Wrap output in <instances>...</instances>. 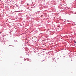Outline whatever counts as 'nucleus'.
Listing matches in <instances>:
<instances>
[{
	"mask_svg": "<svg viewBox=\"0 0 76 76\" xmlns=\"http://www.w3.org/2000/svg\"><path fill=\"white\" fill-rule=\"evenodd\" d=\"M27 5L28 6V5H28H28Z\"/></svg>",
	"mask_w": 76,
	"mask_h": 76,
	"instance_id": "obj_1",
	"label": "nucleus"
}]
</instances>
